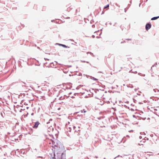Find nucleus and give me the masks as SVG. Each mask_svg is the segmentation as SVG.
<instances>
[{"mask_svg":"<svg viewBox=\"0 0 159 159\" xmlns=\"http://www.w3.org/2000/svg\"><path fill=\"white\" fill-rule=\"evenodd\" d=\"M40 124V123L38 121L35 122L34 125L33 126V128L34 129H37Z\"/></svg>","mask_w":159,"mask_h":159,"instance_id":"obj_1","label":"nucleus"},{"mask_svg":"<svg viewBox=\"0 0 159 159\" xmlns=\"http://www.w3.org/2000/svg\"><path fill=\"white\" fill-rule=\"evenodd\" d=\"M151 26V25H150L149 23L147 24L146 25V29L147 30H148L149 29H150Z\"/></svg>","mask_w":159,"mask_h":159,"instance_id":"obj_2","label":"nucleus"},{"mask_svg":"<svg viewBox=\"0 0 159 159\" xmlns=\"http://www.w3.org/2000/svg\"><path fill=\"white\" fill-rule=\"evenodd\" d=\"M68 126H67V128H68Z\"/></svg>","mask_w":159,"mask_h":159,"instance_id":"obj_15","label":"nucleus"},{"mask_svg":"<svg viewBox=\"0 0 159 159\" xmlns=\"http://www.w3.org/2000/svg\"><path fill=\"white\" fill-rule=\"evenodd\" d=\"M63 155H64L63 154V153H62V154H61V156L62 157L63 156Z\"/></svg>","mask_w":159,"mask_h":159,"instance_id":"obj_11","label":"nucleus"},{"mask_svg":"<svg viewBox=\"0 0 159 159\" xmlns=\"http://www.w3.org/2000/svg\"><path fill=\"white\" fill-rule=\"evenodd\" d=\"M120 157V156H118L117 157H115V159H117V157Z\"/></svg>","mask_w":159,"mask_h":159,"instance_id":"obj_8","label":"nucleus"},{"mask_svg":"<svg viewBox=\"0 0 159 159\" xmlns=\"http://www.w3.org/2000/svg\"><path fill=\"white\" fill-rule=\"evenodd\" d=\"M92 37H93V38H94L95 37V36L94 35H93L92 36Z\"/></svg>","mask_w":159,"mask_h":159,"instance_id":"obj_9","label":"nucleus"},{"mask_svg":"<svg viewBox=\"0 0 159 159\" xmlns=\"http://www.w3.org/2000/svg\"><path fill=\"white\" fill-rule=\"evenodd\" d=\"M85 112V111H84V112Z\"/></svg>","mask_w":159,"mask_h":159,"instance_id":"obj_14","label":"nucleus"},{"mask_svg":"<svg viewBox=\"0 0 159 159\" xmlns=\"http://www.w3.org/2000/svg\"><path fill=\"white\" fill-rule=\"evenodd\" d=\"M159 18V16H157V17H154L152 18L151 19V20H156L158 18Z\"/></svg>","mask_w":159,"mask_h":159,"instance_id":"obj_4","label":"nucleus"},{"mask_svg":"<svg viewBox=\"0 0 159 159\" xmlns=\"http://www.w3.org/2000/svg\"><path fill=\"white\" fill-rule=\"evenodd\" d=\"M69 131H71V130H69Z\"/></svg>","mask_w":159,"mask_h":159,"instance_id":"obj_13","label":"nucleus"},{"mask_svg":"<svg viewBox=\"0 0 159 159\" xmlns=\"http://www.w3.org/2000/svg\"><path fill=\"white\" fill-rule=\"evenodd\" d=\"M145 142L146 141L144 139H142V140L140 141V143H138V145H143Z\"/></svg>","mask_w":159,"mask_h":159,"instance_id":"obj_3","label":"nucleus"},{"mask_svg":"<svg viewBox=\"0 0 159 159\" xmlns=\"http://www.w3.org/2000/svg\"><path fill=\"white\" fill-rule=\"evenodd\" d=\"M60 45L62 47H63L64 48H67L68 47L66 45H64V44H60Z\"/></svg>","mask_w":159,"mask_h":159,"instance_id":"obj_5","label":"nucleus"},{"mask_svg":"<svg viewBox=\"0 0 159 159\" xmlns=\"http://www.w3.org/2000/svg\"><path fill=\"white\" fill-rule=\"evenodd\" d=\"M109 7V5L108 4V5H107L106 6H105L104 7V9H106L107 8H108Z\"/></svg>","mask_w":159,"mask_h":159,"instance_id":"obj_6","label":"nucleus"},{"mask_svg":"<svg viewBox=\"0 0 159 159\" xmlns=\"http://www.w3.org/2000/svg\"><path fill=\"white\" fill-rule=\"evenodd\" d=\"M127 40H131V39H126Z\"/></svg>","mask_w":159,"mask_h":159,"instance_id":"obj_10","label":"nucleus"},{"mask_svg":"<svg viewBox=\"0 0 159 159\" xmlns=\"http://www.w3.org/2000/svg\"><path fill=\"white\" fill-rule=\"evenodd\" d=\"M78 132H77L78 133V135H79V134H80V130H78Z\"/></svg>","mask_w":159,"mask_h":159,"instance_id":"obj_7","label":"nucleus"},{"mask_svg":"<svg viewBox=\"0 0 159 159\" xmlns=\"http://www.w3.org/2000/svg\"><path fill=\"white\" fill-rule=\"evenodd\" d=\"M60 109V108H59L58 109V110H59Z\"/></svg>","mask_w":159,"mask_h":159,"instance_id":"obj_12","label":"nucleus"},{"mask_svg":"<svg viewBox=\"0 0 159 159\" xmlns=\"http://www.w3.org/2000/svg\"><path fill=\"white\" fill-rule=\"evenodd\" d=\"M31 115H33V113H32V114H31Z\"/></svg>","mask_w":159,"mask_h":159,"instance_id":"obj_16","label":"nucleus"}]
</instances>
